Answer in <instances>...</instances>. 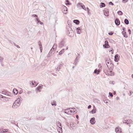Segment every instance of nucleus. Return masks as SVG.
Returning <instances> with one entry per match:
<instances>
[{
    "mask_svg": "<svg viewBox=\"0 0 133 133\" xmlns=\"http://www.w3.org/2000/svg\"><path fill=\"white\" fill-rule=\"evenodd\" d=\"M66 29L67 35L70 37H72L74 35V33L71 28L69 26L67 25Z\"/></svg>",
    "mask_w": 133,
    "mask_h": 133,
    "instance_id": "nucleus-1",
    "label": "nucleus"
},
{
    "mask_svg": "<svg viewBox=\"0 0 133 133\" xmlns=\"http://www.w3.org/2000/svg\"><path fill=\"white\" fill-rule=\"evenodd\" d=\"M19 99H18L17 100L15 101L12 105V107L13 109H15L17 108L20 105V103L19 102L20 100H18Z\"/></svg>",
    "mask_w": 133,
    "mask_h": 133,
    "instance_id": "nucleus-2",
    "label": "nucleus"
},
{
    "mask_svg": "<svg viewBox=\"0 0 133 133\" xmlns=\"http://www.w3.org/2000/svg\"><path fill=\"white\" fill-rule=\"evenodd\" d=\"M57 125L58 127L60 129V130H61L60 131L59 130V131H58L59 133H62V127L61 125V123L59 122H58L57 124Z\"/></svg>",
    "mask_w": 133,
    "mask_h": 133,
    "instance_id": "nucleus-3",
    "label": "nucleus"
},
{
    "mask_svg": "<svg viewBox=\"0 0 133 133\" xmlns=\"http://www.w3.org/2000/svg\"><path fill=\"white\" fill-rule=\"evenodd\" d=\"M105 44L103 45V47L105 48H107L110 47V46L108 44V41L106 40L105 42Z\"/></svg>",
    "mask_w": 133,
    "mask_h": 133,
    "instance_id": "nucleus-4",
    "label": "nucleus"
},
{
    "mask_svg": "<svg viewBox=\"0 0 133 133\" xmlns=\"http://www.w3.org/2000/svg\"><path fill=\"white\" fill-rule=\"evenodd\" d=\"M115 131L117 133H122L121 128L119 127L115 128Z\"/></svg>",
    "mask_w": 133,
    "mask_h": 133,
    "instance_id": "nucleus-5",
    "label": "nucleus"
},
{
    "mask_svg": "<svg viewBox=\"0 0 133 133\" xmlns=\"http://www.w3.org/2000/svg\"><path fill=\"white\" fill-rule=\"evenodd\" d=\"M70 108V109H70V112L74 114H75L76 112V109L75 108Z\"/></svg>",
    "mask_w": 133,
    "mask_h": 133,
    "instance_id": "nucleus-6",
    "label": "nucleus"
},
{
    "mask_svg": "<svg viewBox=\"0 0 133 133\" xmlns=\"http://www.w3.org/2000/svg\"><path fill=\"white\" fill-rule=\"evenodd\" d=\"M115 24L117 25H119L120 24V21L118 18H116L115 20Z\"/></svg>",
    "mask_w": 133,
    "mask_h": 133,
    "instance_id": "nucleus-7",
    "label": "nucleus"
},
{
    "mask_svg": "<svg viewBox=\"0 0 133 133\" xmlns=\"http://www.w3.org/2000/svg\"><path fill=\"white\" fill-rule=\"evenodd\" d=\"M90 122L91 124H94L95 122V118L94 117L91 118L90 120Z\"/></svg>",
    "mask_w": 133,
    "mask_h": 133,
    "instance_id": "nucleus-8",
    "label": "nucleus"
},
{
    "mask_svg": "<svg viewBox=\"0 0 133 133\" xmlns=\"http://www.w3.org/2000/svg\"><path fill=\"white\" fill-rule=\"evenodd\" d=\"M56 45H55V44H54V46H53L52 48L50 50V53H52V52L53 51H54L55 50V49H56Z\"/></svg>",
    "mask_w": 133,
    "mask_h": 133,
    "instance_id": "nucleus-9",
    "label": "nucleus"
},
{
    "mask_svg": "<svg viewBox=\"0 0 133 133\" xmlns=\"http://www.w3.org/2000/svg\"><path fill=\"white\" fill-rule=\"evenodd\" d=\"M119 55L118 54L116 55L115 56L114 60L116 62H117L119 60Z\"/></svg>",
    "mask_w": 133,
    "mask_h": 133,
    "instance_id": "nucleus-10",
    "label": "nucleus"
},
{
    "mask_svg": "<svg viewBox=\"0 0 133 133\" xmlns=\"http://www.w3.org/2000/svg\"><path fill=\"white\" fill-rule=\"evenodd\" d=\"M109 59V60H106L105 61V62L107 66V67L108 68V64H111V62L110 61Z\"/></svg>",
    "mask_w": 133,
    "mask_h": 133,
    "instance_id": "nucleus-11",
    "label": "nucleus"
},
{
    "mask_svg": "<svg viewBox=\"0 0 133 133\" xmlns=\"http://www.w3.org/2000/svg\"><path fill=\"white\" fill-rule=\"evenodd\" d=\"M71 108H68L64 110L65 111L64 112V113H66L67 114L69 115H71L72 114H70V113H68L69 112V111H70V109Z\"/></svg>",
    "mask_w": 133,
    "mask_h": 133,
    "instance_id": "nucleus-12",
    "label": "nucleus"
},
{
    "mask_svg": "<svg viewBox=\"0 0 133 133\" xmlns=\"http://www.w3.org/2000/svg\"><path fill=\"white\" fill-rule=\"evenodd\" d=\"M76 32L77 34H80L81 33V30L80 28H78L76 29Z\"/></svg>",
    "mask_w": 133,
    "mask_h": 133,
    "instance_id": "nucleus-13",
    "label": "nucleus"
},
{
    "mask_svg": "<svg viewBox=\"0 0 133 133\" xmlns=\"http://www.w3.org/2000/svg\"><path fill=\"white\" fill-rule=\"evenodd\" d=\"M100 72V70H97V69H95L94 70V73L96 74H99Z\"/></svg>",
    "mask_w": 133,
    "mask_h": 133,
    "instance_id": "nucleus-14",
    "label": "nucleus"
},
{
    "mask_svg": "<svg viewBox=\"0 0 133 133\" xmlns=\"http://www.w3.org/2000/svg\"><path fill=\"white\" fill-rule=\"evenodd\" d=\"M62 65L61 64H60L57 67V68H56V70H57L58 71H59L60 70V69H61V68L62 67Z\"/></svg>",
    "mask_w": 133,
    "mask_h": 133,
    "instance_id": "nucleus-15",
    "label": "nucleus"
},
{
    "mask_svg": "<svg viewBox=\"0 0 133 133\" xmlns=\"http://www.w3.org/2000/svg\"><path fill=\"white\" fill-rule=\"evenodd\" d=\"M43 87V85L42 84H40L39 85V86L37 87V89L39 91V92H40L41 91L39 90L42 89Z\"/></svg>",
    "mask_w": 133,
    "mask_h": 133,
    "instance_id": "nucleus-16",
    "label": "nucleus"
},
{
    "mask_svg": "<svg viewBox=\"0 0 133 133\" xmlns=\"http://www.w3.org/2000/svg\"><path fill=\"white\" fill-rule=\"evenodd\" d=\"M73 22L77 25H78L79 23V21L78 20L75 19L73 20Z\"/></svg>",
    "mask_w": 133,
    "mask_h": 133,
    "instance_id": "nucleus-17",
    "label": "nucleus"
},
{
    "mask_svg": "<svg viewBox=\"0 0 133 133\" xmlns=\"http://www.w3.org/2000/svg\"><path fill=\"white\" fill-rule=\"evenodd\" d=\"M106 75L108 76H109V75L112 76L113 75V74L112 72L111 71H109V72H108V73H107V74H106Z\"/></svg>",
    "mask_w": 133,
    "mask_h": 133,
    "instance_id": "nucleus-18",
    "label": "nucleus"
},
{
    "mask_svg": "<svg viewBox=\"0 0 133 133\" xmlns=\"http://www.w3.org/2000/svg\"><path fill=\"white\" fill-rule=\"evenodd\" d=\"M61 46V47H62L65 45V42L63 40L59 44Z\"/></svg>",
    "mask_w": 133,
    "mask_h": 133,
    "instance_id": "nucleus-19",
    "label": "nucleus"
},
{
    "mask_svg": "<svg viewBox=\"0 0 133 133\" xmlns=\"http://www.w3.org/2000/svg\"><path fill=\"white\" fill-rule=\"evenodd\" d=\"M13 92L14 94L16 95L18 93V91L15 88H14L13 90Z\"/></svg>",
    "mask_w": 133,
    "mask_h": 133,
    "instance_id": "nucleus-20",
    "label": "nucleus"
},
{
    "mask_svg": "<svg viewBox=\"0 0 133 133\" xmlns=\"http://www.w3.org/2000/svg\"><path fill=\"white\" fill-rule=\"evenodd\" d=\"M64 49H63L59 53V55H61L63 54L64 52Z\"/></svg>",
    "mask_w": 133,
    "mask_h": 133,
    "instance_id": "nucleus-21",
    "label": "nucleus"
},
{
    "mask_svg": "<svg viewBox=\"0 0 133 133\" xmlns=\"http://www.w3.org/2000/svg\"><path fill=\"white\" fill-rule=\"evenodd\" d=\"M124 22L127 25L129 24V22L128 20L127 19H126V18L124 20Z\"/></svg>",
    "mask_w": 133,
    "mask_h": 133,
    "instance_id": "nucleus-22",
    "label": "nucleus"
},
{
    "mask_svg": "<svg viewBox=\"0 0 133 133\" xmlns=\"http://www.w3.org/2000/svg\"><path fill=\"white\" fill-rule=\"evenodd\" d=\"M122 34H123V36H124L125 37L127 38L128 37L126 35V32H124V31H123L122 32Z\"/></svg>",
    "mask_w": 133,
    "mask_h": 133,
    "instance_id": "nucleus-23",
    "label": "nucleus"
},
{
    "mask_svg": "<svg viewBox=\"0 0 133 133\" xmlns=\"http://www.w3.org/2000/svg\"><path fill=\"white\" fill-rule=\"evenodd\" d=\"M132 121L131 120H127L126 124H130L131 123Z\"/></svg>",
    "mask_w": 133,
    "mask_h": 133,
    "instance_id": "nucleus-24",
    "label": "nucleus"
},
{
    "mask_svg": "<svg viewBox=\"0 0 133 133\" xmlns=\"http://www.w3.org/2000/svg\"><path fill=\"white\" fill-rule=\"evenodd\" d=\"M51 104L53 106L54 105L55 106H56L57 105V104L56 103V102L55 101H54L52 102H51Z\"/></svg>",
    "mask_w": 133,
    "mask_h": 133,
    "instance_id": "nucleus-25",
    "label": "nucleus"
},
{
    "mask_svg": "<svg viewBox=\"0 0 133 133\" xmlns=\"http://www.w3.org/2000/svg\"><path fill=\"white\" fill-rule=\"evenodd\" d=\"M105 6V4L104 3L102 2H101V4L100 5V6L101 7H104Z\"/></svg>",
    "mask_w": 133,
    "mask_h": 133,
    "instance_id": "nucleus-26",
    "label": "nucleus"
},
{
    "mask_svg": "<svg viewBox=\"0 0 133 133\" xmlns=\"http://www.w3.org/2000/svg\"><path fill=\"white\" fill-rule=\"evenodd\" d=\"M8 130H9L8 129H6L3 130V132L1 131V133H5L6 132H8Z\"/></svg>",
    "mask_w": 133,
    "mask_h": 133,
    "instance_id": "nucleus-27",
    "label": "nucleus"
},
{
    "mask_svg": "<svg viewBox=\"0 0 133 133\" xmlns=\"http://www.w3.org/2000/svg\"><path fill=\"white\" fill-rule=\"evenodd\" d=\"M118 15H122V12L120 11H119L117 12Z\"/></svg>",
    "mask_w": 133,
    "mask_h": 133,
    "instance_id": "nucleus-28",
    "label": "nucleus"
},
{
    "mask_svg": "<svg viewBox=\"0 0 133 133\" xmlns=\"http://www.w3.org/2000/svg\"><path fill=\"white\" fill-rule=\"evenodd\" d=\"M104 14L106 16H109L108 12V11L104 12Z\"/></svg>",
    "mask_w": 133,
    "mask_h": 133,
    "instance_id": "nucleus-29",
    "label": "nucleus"
},
{
    "mask_svg": "<svg viewBox=\"0 0 133 133\" xmlns=\"http://www.w3.org/2000/svg\"><path fill=\"white\" fill-rule=\"evenodd\" d=\"M3 58L0 56V62H3Z\"/></svg>",
    "mask_w": 133,
    "mask_h": 133,
    "instance_id": "nucleus-30",
    "label": "nucleus"
},
{
    "mask_svg": "<svg viewBox=\"0 0 133 133\" xmlns=\"http://www.w3.org/2000/svg\"><path fill=\"white\" fill-rule=\"evenodd\" d=\"M3 94L6 95H9L8 92H7L6 91H3Z\"/></svg>",
    "mask_w": 133,
    "mask_h": 133,
    "instance_id": "nucleus-31",
    "label": "nucleus"
},
{
    "mask_svg": "<svg viewBox=\"0 0 133 133\" xmlns=\"http://www.w3.org/2000/svg\"><path fill=\"white\" fill-rule=\"evenodd\" d=\"M96 109H93L91 111V113L92 114L95 113L96 112Z\"/></svg>",
    "mask_w": 133,
    "mask_h": 133,
    "instance_id": "nucleus-32",
    "label": "nucleus"
},
{
    "mask_svg": "<svg viewBox=\"0 0 133 133\" xmlns=\"http://www.w3.org/2000/svg\"><path fill=\"white\" fill-rule=\"evenodd\" d=\"M75 124H74L72 122L70 124V126L71 127H74L75 126Z\"/></svg>",
    "mask_w": 133,
    "mask_h": 133,
    "instance_id": "nucleus-33",
    "label": "nucleus"
},
{
    "mask_svg": "<svg viewBox=\"0 0 133 133\" xmlns=\"http://www.w3.org/2000/svg\"><path fill=\"white\" fill-rule=\"evenodd\" d=\"M40 41H39V43L38 44L39 46V48H42V44L41 42H39Z\"/></svg>",
    "mask_w": 133,
    "mask_h": 133,
    "instance_id": "nucleus-34",
    "label": "nucleus"
},
{
    "mask_svg": "<svg viewBox=\"0 0 133 133\" xmlns=\"http://www.w3.org/2000/svg\"><path fill=\"white\" fill-rule=\"evenodd\" d=\"M39 23L41 25H42L43 24V23L42 22L39 20L37 22V23Z\"/></svg>",
    "mask_w": 133,
    "mask_h": 133,
    "instance_id": "nucleus-35",
    "label": "nucleus"
},
{
    "mask_svg": "<svg viewBox=\"0 0 133 133\" xmlns=\"http://www.w3.org/2000/svg\"><path fill=\"white\" fill-rule=\"evenodd\" d=\"M1 98L8 99V98H7L6 97H4V96H2V95H1Z\"/></svg>",
    "mask_w": 133,
    "mask_h": 133,
    "instance_id": "nucleus-36",
    "label": "nucleus"
},
{
    "mask_svg": "<svg viewBox=\"0 0 133 133\" xmlns=\"http://www.w3.org/2000/svg\"><path fill=\"white\" fill-rule=\"evenodd\" d=\"M13 43L14 44V45H15L17 47V48H20V47L18 45H17L16 44H15L14 43Z\"/></svg>",
    "mask_w": 133,
    "mask_h": 133,
    "instance_id": "nucleus-37",
    "label": "nucleus"
},
{
    "mask_svg": "<svg viewBox=\"0 0 133 133\" xmlns=\"http://www.w3.org/2000/svg\"><path fill=\"white\" fill-rule=\"evenodd\" d=\"M109 95L111 97H112L113 96L111 92H109Z\"/></svg>",
    "mask_w": 133,
    "mask_h": 133,
    "instance_id": "nucleus-38",
    "label": "nucleus"
},
{
    "mask_svg": "<svg viewBox=\"0 0 133 133\" xmlns=\"http://www.w3.org/2000/svg\"><path fill=\"white\" fill-rule=\"evenodd\" d=\"M109 5H114V4L111 2H109Z\"/></svg>",
    "mask_w": 133,
    "mask_h": 133,
    "instance_id": "nucleus-39",
    "label": "nucleus"
},
{
    "mask_svg": "<svg viewBox=\"0 0 133 133\" xmlns=\"http://www.w3.org/2000/svg\"><path fill=\"white\" fill-rule=\"evenodd\" d=\"M77 62L76 61H75L74 63V64L75 65H76L77 64Z\"/></svg>",
    "mask_w": 133,
    "mask_h": 133,
    "instance_id": "nucleus-40",
    "label": "nucleus"
},
{
    "mask_svg": "<svg viewBox=\"0 0 133 133\" xmlns=\"http://www.w3.org/2000/svg\"><path fill=\"white\" fill-rule=\"evenodd\" d=\"M81 6L82 7V8L84 9V10H86V8H85V6L84 5H83V6H82V5Z\"/></svg>",
    "mask_w": 133,
    "mask_h": 133,
    "instance_id": "nucleus-41",
    "label": "nucleus"
},
{
    "mask_svg": "<svg viewBox=\"0 0 133 133\" xmlns=\"http://www.w3.org/2000/svg\"><path fill=\"white\" fill-rule=\"evenodd\" d=\"M113 34V33L112 32H110L108 33V34L109 35H112Z\"/></svg>",
    "mask_w": 133,
    "mask_h": 133,
    "instance_id": "nucleus-42",
    "label": "nucleus"
},
{
    "mask_svg": "<svg viewBox=\"0 0 133 133\" xmlns=\"http://www.w3.org/2000/svg\"><path fill=\"white\" fill-rule=\"evenodd\" d=\"M123 123H127V120L123 119Z\"/></svg>",
    "mask_w": 133,
    "mask_h": 133,
    "instance_id": "nucleus-43",
    "label": "nucleus"
},
{
    "mask_svg": "<svg viewBox=\"0 0 133 133\" xmlns=\"http://www.w3.org/2000/svg\"><path fill=\"white\" fill-rule=\"evenodd\" d=\"M127 1H126V0H123L122 2L124 3H125L127 2Z\"/></svg>",
    "mask_w": 133,
    "mask_h": 133,
    "instance_id": "nucleus-44",
    "label": "nucleus"
},
{
    "mask_svg": "<svg viewBox=\"0 0 133 133\" xmlns=\"http://www.w3.org/2000/svg\"><path fill=\"white\" fill-rule=\"evenodd\" d=\"M31 91H28L27 92V94H28V95H30L31 94Z\"/></svg>",
    "mask_w": 133,
    "mask_h": 133,
    "instance_id": "nucleus-45",
    "label": "nucleus"
},
{
    "mask_svg": "<svg viewBox=\"0 0 133 133\" xmlns=\"http://www.w3.org/2000/svg\"><path fill=\"white\" fill-rule=\"evenodd\" d=\"M0 63L2 66H4V65L3 64V62H1Z\"/></svg>",
    "mask_w": 133,
    "mask_h": 133,
    "instance_id": "nucleus-46",
    "label": "nucleus"
},
{
    "mask_svg": "<svg viewBox=\"0 0 133 133\" xmlns=\"http://www.w3.org/2000/svg\"><path fill=\"white\" fill-rule=\"evenodd\" d=\"M128 31L129 34H131V30L130 29H128Z\"/></svg>",
    "mask_w": 133,
    "mask_h": 133,
    "instance_id": "nucleus-47",
    "label": "nucleus"
},
{
    "mask_svg": "<svg viewBox=\"0 0 133 133\" xmlns=\"http://www.w3.org/2000/svg\"><path fill=\"white\" fill-rule=\"evenodd\" d=\"M32 16H33L34 17H37V15L36 14H33Z\"/></svg>",
    "mask_w": 133,
    "mask_h": 133,
    "instance_id": "nucleus-48",
    "label": "nucleus"
},
{
    "mask_svg": "<svg viewBox=\"0 0 133 133\" xmlns=\"http://www.w3.org/2000/svg\"><path fill=\"white\" fill-rule=\"evenodd\" d=\"M77 54L78 55V56H77V58H80V55H79V54L78 53Z\"/></svg>",
    "mask_w": 133,
    "mask_h": 133,
    "instance_id": "nucleus-49",
    "label": "nucleus"
},
{
    "mask_svg": "<svg viewBox=\"0 0 133 133\" xmlns=\"http://www.w3.org/2000/svg\"><path fill=\"white\" fill-rule=\"evenodd\" d=\"M104 72L105 73V74H107V73H108V72H107V71L106 70H105L104 71Z\"/></svg>",
    "mask_w": 133,
    "mask_h": 133,
    "instance_id": "nucleus-50",
    "label": "nucleus"
},
{
    "mask_svg": "<svg viewBox=\"0 0 133 133\" xmlns=\"http://www.w3.org/2000/svg\"><path fill=\"white\" fill-rule=\"evenodd\" d=\"M130 94L129 95L130 96L133 93V92L131 91H130Z\"/></svg>",
    "mask_w": 133,
    "mask_h": 133,
    "instance_id": "nucleus-51",
    "label": "nucleus"
},
{
    "mask_svg": "<svg viewBox=\"0 0 133 133\" xmlns=\"http://www.w3.org/2000/svg\"><path fill=\"white\" fill-rule=\"evenodd\" d=\"M91 105H90L88 106V109H89L91 108Z\"/></svg>",
    "mask_w": 133,
    "mask_h": 133,
    "instance_id": "nucleus-52",
    "label": "nucleus"
},
{
    "mask_svg": "<svg viewBox=\"0 0 133 133\" xmlns=\"http://www.w3.org/2000/svg\"><path fill=\"white\" fill-rule=\"evenodd\" d=\"M4 99V101H9L8 98V99Z\"/></svg>",
    "mask_w": 133,
    "mask_h": 133,
    "instance_id": "nucleus-53",
    "label": "nucleus"
},
{
    "mask_svg": "<svg viewBox=\"0 0 133 133\" xmlns=\"http://www.w3.org/2000/svg\"><path fill=\"white\" fill-rule=\"evenodd\" d=\"M79 58H77V57H76V58L75 61H78V60Z\"/></svg>",
    "mask_w": 133,
    "mask_h": 133,
    "instance_id": "nucleus-54",
    "label": "nucleus"
},
{
    "mask_svg": "<svg viewBox=\"0 0 133 133\" xmlns=\"http://www.w3.org/2000/svg\"><path fill=\"white\" fill-rule=\"evenodd\" d=\"M40 49L41 52H42V48H40Z\"/></svg>",
    "mask_w": 133,
    "mask_h": 133,
    "instance_id": "nucleus-55",
    "label": "nucleus"
},
{
    "mask_svg": "<svg viewBox=\"0 0 133 133\" xmlns=\"http://www.w3.org/2000/svg\"><path fill=\"white\" fill-rule=\"evenodd\" d=\"M51 54V53H50V52H49V53L48 54V55L50 56Z\"/></svg>",
    "mask_w": 133,
    "mask_h": 133,
    "instance_id": "nucleus-56",
    "label": "nucleus"
},
{
    "mask_svg": "<svg viewBox=\"0 0 133 133\" xmlns=\"http://www.w3.org/2000/svg\"><path fill=\"white\" fill-rule=\"evenodd\" d=\"M66 4H68L69 5H70V4H71V3H66Z\"/></svg>",
    "mask_w": 133,
    "mask_h": 133,
    "instance_id": "nucleus-57",
    "label": "nucleus"
},
{
    "mask_svg": "<svg viewBox=\"0 0 133 133\" xmlns=\"http://www.w3.org/2000/svg\"><path fill=\"white\" fill-rule=\"evenodd\" d=\"M76 117L77 119H78V115H76Z\"/></svg>",
    "mask_w": 133,
    "mask_h": 133,
    "instance_id": "nucleus-58",
    "label": "nucleus"
},
{
    "mask_svg": "<svg viewBox=\"0 0 133 133\" xmlns=\"http://www.w3.org/2000/svg\"><path fill=\"white\" fill-rule=\"evenodd\" d=\"M38 19H39L38 18V17H37L36 18V21H37V22L39 21L38 20Z\"/></svg>",
    "mask_w": 133,
    "mask_h": 133,
    "instance_id": "nucleus-59",
    "label": "nucleus"
},
{
    "mask_svg": "<svg viewBox=\"0 0 133 133\" xmlns=\"http://www.w3.org/2000/svg\"><path fill=\"white\" fill-rule=\"evenodd\" d=\"M87 11L88 12H89V11L90 10L87 7Z\"/></svg>",
    "mask_w": 133,
    "mask_h": 133,
    "instance_id": "nucleus-60",
    "label": "nucleus"
},
{
    "mask_svg": "<svg viewBox=\"0 0 133 133\" xmlns=\"http://www.w3.org/2000/svg\"><path fill=\"white\" fill-rule=\"evenodd\" d=\"M125 29V28L124 27H123V30L124 31H124V30Z\"/></svg>",
    "mask_w": 133,
    "mask_h": 133,
    "instance_id": "nucleus-61",
    "label": "nucleus"
},
{
    "mask_svg": "<svg viewBox=\"0 0 133 133\" xmlns=\"http://www.w3.org/2000/svg\"><path fill=\"white\" fill-rule=\"evenodd\" d=\"M14 124L17 127H18V124H16L15 123H14Z\"/></svg>",
    "mask_w": 133,
    "mask_h": 133,
    "instance_id": "nucleus-62",
    "label": "nucleus"
},
{
    "mask_svg": "<svg viewBox=\"0 0 133 133\" xmlns=\"http://www.w3.org/2000/svg\"><path fill=\"white\" fill-rule=\"evenodd\" d=\"M57 130L58 131V132L59 131V130L60 131H61L60 130V129L59 128L58 129H57Z\"/></svg>",
    "mask_w": 133,
    "mask_h": 133,
    "instance_id": "nucleus-63",
    "label": "nucleus"
},
{
    "mask_svg": "<svg viewBox=\"0 0 133 133\" xmlns=\"http://www.w3.org/2000/svg\"><path fill=\"white\" fill-rule=\"evenodd\" d=\"M113 94L114 95H115V94H116V92L115 91H114L113 92Z\"/></svg>",
    "mask_w": 133,
    "mask_h": 133,
    "instance_id": "nucleus-64",
    "label": "nucleus"
}]
</instances>
